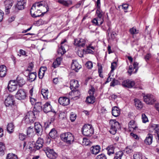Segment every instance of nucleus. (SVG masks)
<instances>
[{"label": "nucleus", "mask_w": 159, "mask_h": 159, "mask_svg": "<svg viewBox=\"0 0 159 159\" xmlns=\"http://www.w3.org/2000/svg\"><path fill=\"white\" fill-rule=\"evenodd\" d=\"M143 99L144 102L148 104H152L156 101L154 96L149 94L143 96Z\"/></svg>", "instance_id": "nucleus-7"}, {"label": "nucleus", "mask_w": 159, "mask_h": 159, "mask_svg": "<svg viewBox=\"0 0 159 159\" xmlns=\"http://www.w3.org/2000/svg\"><path fill=\"white\" fill-rule=\"evenodd\" d=\"M37 100L36 99L34 98H30V102L32 105L35 104V103H36Z\"/></svg>", "instance_id": "nucleus-61"}, {"label": "nucleus", "mask_w": 159, "mask_h": 159, "mask_svg": "<svg viewBox=\"0 0 159 159\" xmlns=\"http://www.w3.org/2000/svg\"><path fill=\"white\" fill-rule=\"evenodd\" d=\"M86 40L78 38L75 39L74 41V44L79 47H83L85 43Z\"/></svg>", "instance_id": "nucleus-12"}, {"label": "nucleus", "mask_w": 159, "mask_h": 159, "mask_svg": "<svg viewBox=\"0 0 159 159\" xmlns=\"http://www.w3.org/2000/svg\"><path fill=\"white\" fill-rule=\"evenodd\" d=\"M7 159H18L17 156L13 153H9L7 157Z\"/></svg>", "instance_id": "nucleus-42"}, {"label": "nucleus", "mask_w": 159, "mask_h": 159, "mask_svg": "<svg viewBox=\"0 0 159 159\" xmlns=\"http://www.w3.org/2000/svg\"><path fill=\"white\" fill-rule=\"evenodd\" d=\"M70 89L72 91H73L74 90H75L78 88L79 85L78 83V81L76 80H72L70 81Z\"/></svg>", "instance_id": "nucleus-18"}, {"label": "nucleus", "mask_w": 159, "mask_h": 159, "mask_svg": "<svg viewBox=\"0 0 159 159\" xmlns=\"http://www.w3.org/2000/svg\"><path fill=\"white\" fill-rule=\"evenodd\" d=\"M124 155L123 152L122 151H119L115 153V156L114 159H121V157Z\"/></svg>", "instance_id": "nucleus-39"}, {"label": "nucleus", "mask_w": 159, "mask_h": 159, "mask_svg": "<svg viewBox=\"0 0 159 159\" xmlns=\"http://www.w3.org/2000/svg\"><path fill=\"white\" fill-rule=\"evenodd\" d=\"M5 149V146L3 143L0 142V155L1 156L4 154V151Z\"/></svg>", "instance_id": "nucleus-40"}, {"label": "nucleus", "mask_w": 159, "mask_h": 159, "mask_svg": "<svg viewBox=\"0 0 159 159\" xmlns=\"http://www.w3.org/2000/svg\"><path fill=\"white\" fill-rule=\"evenodd\" d=\"M100 146L97 145L95 146H92L90 150L92 153L96 155L100 152Z\"/></svg>", "instance_id": "nucleus-21"}, {"label": "nucleus", "mask_w": 159, "mask_h": 159, "mask_svg": "<svg viewBox=\"0 0 159 159\" xmlns=\"http://www.w3.org/2000/svg\"><path fill=\"white\" fill-rule=\"evenodd\" d=\"M41 93L44 99H48L49 91L48 89H42L41 90Z\"/></svg>", "instance_id": "nucleus-35"}, {"label": "nucleus", "mask_w": 159, "mask_h": 159, "mask_svg": "<svg viewBox=\"0 0 159 159\" xmlns=\"http://www.w3.org/2000/svg\"><path fill=\"white\" fill-rule=\"evenodd\" d=\"M4 103L7 107H12L15 104L14 96L11 95H9L5 99Z\"/></svg>", "instance_id": "nucleus-6"}, {"label": "nucleus", "mask_w": 159, "mask_h": 159, "mask_svg": "<svg viewBox=\"0 0 159 159\" xmlns=\"http://www.w3.org/2000/svg\"><path fill=\"white\" fill-rule=\"evenodd\" d=\"M26 97L25 92L22 89H19L16 94V97L19 100H24Z\"/></svg>", "instance_id": "nucleus-8"}, {"label": "nucleus", "mask_w": 159, "mask_h": 159, "mask_svg": "<svg viewBox=\"0 0 159 159\" xmlns=\"http://www.w3.org/2000/svg\"><path fill=\"white\" fill-rule=\"evenodd\" d=\"M125 150L126 152L128 153H130L133 152V150L131 149L128 148V147L126 148Z\"/></svg>", "instance_id": "nucleus-64"}, {"label": "nucleus", "mask_w": 159, "mask_h": 159, "mask_svg": "<svg viewBox=\"0 0 159 159\" xmlns=\"http://www.w3.org/2000/svg\"><path fill=\"white\" fill-rule=\"evenodd\" d=\"M34 129L36 133L38 135L40 136L42 134L43 129L42 126L39 123H35Z\"/></svg>", "instance_id": "nucleus-10"}, {"label": "nucleus", "mask_w": 159, "mask_h": 159, "mask_svg": "<svg viewBox=\"0 0 159 159\" xmlns=\"http://www.w3.org/2000/svg\"><path fill=\"white\" fill-rule=\"evenodd\" d=\"M17 86L16 81L11 80L8 84L7 88L9 91L13 92L17 89Z\"/></svg>", "instance_id": "nucleus-9"}, {"label": "nucleus", "mask_w": 159, "mask_h": 159, "mask_svg": "<svg viewBox=\"0 0 159 159\" xmlns=\"http://www.w3.org/2000/svg\"><path fill=\"white\" fill-rule=\"evenodd\" d=\"M96 6L97 10L96 11V13L97 15L98 18L97 19H100L101 18H102V12L100 9V0H97L96 2Z\"/></svg>", "instance_id": "nucleus-16"}, {"label": "nucleus", "mask_w": 159, "mask_h": 159, "mask_svg": "<svg viewBox=\"0 0 159 159\" xmlns=\"http://www.w3.org/2000/svg\"><path fill=\"white\" fill-rule=\"evenodd\" d=\"M95 159H107V158L104 154L102 153L98 155Z\"/></svg>", "instance_id": "nucleus-46"}, {"label": "nucleus", "mask_w": 159, "mask_h": 159, "mask_svg": "<svg viewBox=\"0 0 159 159\" xmlns=\"http://www.w3.org/2000/svg\"><path fill=\"white\" fill-rule=\"evenodd\" d=\"M99 21V20L94 18L92 21V23L95 25H98V21Z\"/></svg>", "instance_id": "nucleus-59"}, {"label": "nucleus", "mask_w": 159, "mask_h": 159, "mask_svg": "<svg viewBox=\"0 0 159 159\" xmlns=\"http://www.w3.org/2000/svg\"><path fill=\"white\" fill-rule=\"evenodd\" d=\"M130 135L133 138H134L135 139H139V137L138 136V135L131 133H130Z\"/></svg>", "instance_id": "nucleus-60"}, {"label": "nucleus", "mask_w": 159, "mask_h": 159, "mask_svg": "<svg viewBox=\"0 0 159 159\" xmlns=\"http://www.w3.org/2000/svg\"><path fill=\"white\" fill-rule=\"evenodd\" d=\"M83 143L84 145H85V146H88L89 144V140L87 139V138H83Z\"/></svg>", "instance_id": "nucleus-49"}, {"label": "nucleus", "mask_w": 159, "mask_h": 159, "mask_svg": "<svg viewBox=\"0 0 159 159\" xmlns=\"http://www.w3.org/2000/svg\"><path fill=\"white\" fill-rule=\"evenodd\" d=\"M134 120H131L129 122V127H132V128L133 129H135L136 128H137V127L135 126L134 128L133 127H132L131 125H133L134 124Z\"/></svg>", "instance_id": "nucleus-57"}, {"label": "nucleus", "mask_w": 159, "mask_h": 159, "mask_svg": "<svg viewBox=\"0 0 159 159\" xmlns=\"http://www.w3.org/2000/svg\"><path fill=\"white\" fill-rule=\"evenodd\" d=\"M43 140L41 138H38L36 142L34 144V148L38 150L43 146Z\"/></svg>", "instance_id": "nucleus-19"}, {"label": "nucleus", "mask_w": 159, "mask_h": 159, "mask_svg": "<svg viewBox=\"0 0 159 159\" xmlns=\"http://www.w3.org/2000/svg\"><path fill=\"white\" fill-rule=\"evenodd\" d=\"M49 11L47 3L44 1L37 2L33 4L30 9L31 16L33 17L43 16Z\"/></svg>", "instance_id": "nucleus-1"}, {"label": "nucleus", "mask_w": 159, "mask_h": 159, "mask_svg": "<svg viewBox=\"0 0 159 159\" xmlns=\"http://www.w3.org/2000/svg\"><path fill=\"white\" fill-rule=\"evenodd\" d=\"M139 63L137 62H134L133 64L134 69H135V73H136L138 69Z\"/></svg>", "instance_id": "nucleus-55"}, {"label": "nucleus", "mask_w": 159, "mask_h": 159, "mask_svg": "<svg viewBox=\"0 0 159 159\" xmlns=\"http://www.w3.org/2000/svg\"><path fill=\"white\" fill-rule=\"evenodd\" d=\"M142 119L143 122L144 123H145L148 121L147 116L144 114H142Z\"/></svg>", "instance_id": "nucleus-48"}, {"label": "nucleus", "mask_w": 159, "mask_h": 159, "mask_svg": "<svg viewBox=\"0 0 159 159\" xmlns=\"http://www.w3.org/2000/svg\"><path fill=\"white\" fill-rule=\"evenodd\" d=\"M110 124L111 128L109 132L112 134H115L116 133L117 129L120 128L119 123L116 120H111L110 121Z\"/></svg>", "instance_id": "nucleus-2"}, {"label": "nucleus", "mask_w": 159, "mask_h": 159, "mask_svg": "<svg viewBox=\"0 0 159 159\" xmlns=\"http://www.w3.org/2000/svg\"><path fill=\"white\" fill-rule=\"evenodd\" d=\"M26 0H18L16 7L19 10L24 9L26 5Z\"/></svg>", "instance_id": "nucleus-13"}, {"label": "nucleus", "mask_w": 159, "mask_h": 159, "mask_svg": "<svg viewBox=\"0 0 159 159\" xmlns=\"http://www.w3.org/2000/svg\"><path fill=\"white\" fill-rule=\"evenodd\" d=\"M14 126L13 123L8 124L7 126V130L10 134L13 133L14 131Z\"/></svg>", "instance_id": "nucleus-29"}, {"label": "nucleus", "mask_w": 159, "mask_h": 159, "mask_svg": "<svg viewBox=\"0 0 159 159\" xmlns=\"http://www.w3.org/2000/svg\"><path fill=\"white\" fill-rule=\"evenodd\" d=\"M26 137V135L24 134H20L19 135V138L21 140H23L25 139Z\"/></svg>", "instance_id": "nucleus-56"}, {"label": "nucleus", "mask_w": 159, "mask_h": 159, "mask_svg": "<svg viewBox=\"0 0 159 159\" xmlns=\"http://www.w3.org/2000/svg\"><path fill=\"white\" fill-rule=\"evenodd\" d=\"M4 12L2 10H0V21H1L3 18Z\"/></svg>", "instance_id": "nucleus-63"}, {"label": "nucleus", "mask_w": 159, "mask_h": 159, "mask_svg": "<svg viewBox=\"0 0 159 159\" xmlns=\"http://www.w3.org/2000/svg\"><path fill=\"white\" fill-rule=\"evenodd\" d=\"M89 129L87 125H85L82 129V132L83 134L85 136H88L89 134Z\"/></svg>", "instance_id": "nucleus-31"}, {"label": "nucleus", "mask_w": 159, "mask_h": 159, "mask_svg": "<svg viewBox=\"0 0 159 159\" xmlns=\"http://www.w3.org/2000/svg\"><path fill=\"white\" fill-rule=\"evenodd\" d=\"M49 135L52 139H55L57 136L56 130L54 128L52 129L49 133Z\"/></svg>", "instance_id": "nucleus-30"}, {"label": "nucleus", "mask_w": 159, "mask_h": 159, "mask_svg": "<svg viewBox=\"0 0 159 159\" xmlns=\"http://www.w3.org/2000/svg\"><path fill=\"white\" fill-rule=\"evenodd\" d=\"M29 80L31 82L34 81L36 77V73L35 72L29 73L28 75Z\"/></svg>", "instance_id": "nucleus-38"}, {"label": "nucleus", "mask_w": 159, "mask_h": 159, "mask_svg": "<svg viewBox=\"0 0 159 159\" xmlns=\"http://www.w3.org/2000/svg\"><path fill=\"white\" fill-rule=\"evenodd\" d=\"M16 81V84H17V86L19 85L20 87H22L25 84V81L23 79L19 78L18 77L17 78Z\"/></svg>", "instance_id": "nucleus-34"}, {"label": "nucleus", "mask_w": 159, "mask_h": 159, "mask_svg": "<svg viewBox=\"0 0 159 159\" xmlns=\"http://www.w3.org/2000/svg\"><path fill=\"white\" fill-rule=\"evenodd\" d=\"M134 159H142V155L140 152H136L133 155Z\"/></svg>", "instance_id": "nucleus-41"}, {"label": "nucleus", "mask_w": 159, "mask_h": 159, "mask_svg": "<svg viewBox=\"0 0 159 159\" xmlns=\"http://www.w3.org/2000/svg\"><path fill=\"white\" fill-rule=\"evenodd\" d=\"M47 157L52 159H56L57 156V154L54 152L52 149H50L49 147H46L44 149Z\"/></svg>", "instance_id": "nucleus-5"}, {"label": "nucleus", "mask_w": 159, "mask_h": 159, "mask_svg": "<svg viewBox=\"0 0 159 159\" xmlns=\"http://www.w3.org/2000/svg\"><path fill=\"white\" fill-rule=\"evenodd\" d=\"M6 67L4 65L0 66V76L2 77H4L6 74Z\"/></svg>", "instance_id": "nucleus-26"}, {"label": "nucleus", "mask_w": 159, "mask_h": 159, "mask_svg": "<svg viewBox=\"0 0 159 159\" xmlns=\"http://www.w3.org/2000/svg\"><path fill=\"white\" fill-rule=\"evenodd\" d=\"M57 2L66 7H68L72 4V2L70 0H58Z\"/></svg>", "instance_id": "nucleus-32"}, {"label": "nucleus", "mask_w": 159, "mask_h": 159, "mask_svg": "<svg viewBox=\"0 0 159 159\" xmlns=\"http://www.w3.org/2000/svg\"><path fill=\"white\" fill-rule=\"evenodd\" d=\"M95 89L92 86H90V104H93L96 101L94 95Z\"/></svg>", "instance_id": "nucleus-15"}, {"label": "nucleus", "mask_w": 159, "mask_h": 159, "mask_svg": "<svg viewBox=\"0 0 159 159\" xmlns=\"http://www.w3.org/2000/svg\"><path fill=\"white\" fill-rule=\"evenodd\" d=\"M73 92H74L73 93L75 96V97H78V98H79V96L80 95V92H79L77 90H74Z\"/></svg>", "instance_id": "nucleus-54"}, {"label": "nucleus", "mask_w": 159, "mask_h": 159, "mask_svg": "<svg viewBox=\"0 0 159 159\" xmlns=\"http://www.w3.org/2000/svg\"><path fill=\"white\" fill-rule=\"evenodd\" d=\"M120 84V82L117 80L114 79L112 80L110 83V85L111 86L114 87L115 85H118Z\"/></svg>", "instance_id": "nucleus-44"}, {"label": "nucleus", "mask_w": 159, "mask_h": 159, "mask_svg": "<svg viewBox=\"0 0 159 159\" xmlns=\"http://www.w3.org/2000/svg\"><path fill=\"white\" fill-rule=\"evenodd\" d=\"M76 115L74 114H70V119L72 122L74 121L76 118Z\"/></svg>", "instance_id": "nucleus-51"}, {"label": "nucleus", "mask_w": 159, "mask_h": 159, "mask_svg": "<svg viewBox=\"0 0 159 159\" xmlns=\"http://www.w3.org/2000/svg\"><path fill=\"white\" fill-rule=\"evenodd\" d=\"M42 104L41 102H37L34 104L33 110L34 111L39 112L42 110Z\"/></svg>", "instance_id": "nucleus-20"}, {"label": "nucleus", "mask_w": 159, "mask_h": 159, "mask_svg": "<svg viewBox=\"0 0 159 159\" xmlns=\"http://www.w3.org/2000/svg\"><path fill=\"white\" fill-rule=\"evenodd\" d=\"M134 102L135 106L138 109H140L143 107L142 103L138 99H135Z\"/></svg>", "instance_id": "nucleus-36"}, {"label": "nucleus", "mask_w": 159, "mask_h": 159, "mask_svg": "<svg viewBox=\"0 0 159 159\" xmlns=\"http://www.w3.org/2000/svg\"><path fill=\"white\" fill-rule=\"evenodd\" d=\"M5 8L7 10V11L9 10V9L11 7L12 5V0H6L4 2Z\"/></svg>", "instance_id": "nucleus-28"}, {"label": "nucleus", "mask_w": 159, "mask_h": 159, "mask_svg": "<svg viewBox=\"0 0 159 159\" xmlns=\"http://www.w3.org/2000/svg\"><path fill=\"white\" fill-rule=\"evenodd\" d=\"M135 84L134 82L130 80H124L122 83L123 86L129 88H131L134 87Z\"/></svg>", "instance_id": "nucleus-11"}, {"label": "nucleus", "mask_w": 159, "mask_h": 159, "mask_svg": "<svg viewBox=\"0 0 159 159\" xmlns=\"http://www.w3.org/2000/svg\"><path fill=\"white\" fill-rule=\"evenodd\" d=\"M24 119L26 124L34 122L35 119L34 113L32 111L28 112L26 113Z\"/></svg>", "instance_id": "nucleus-4"}, {"label": "nucleus", "mask_w": 159, "mask_h": 159, "mask_svg": "<svg viewBox=\"0 0 159 159\" xmlns=\"http://www.w3.org/2000/svg\"><path fill=\"white\" fill-rule=\"evenodd\" d=\"M61 59L60 57H57L53 62L52 66L54 68L58 67L61 64Z\"/></svg>", "instance_id": "nucleus-33"}, {"label": "nucleus", "mask_w": 159, "mask_h": 159, "mask_svg": "<svg viewBox=\"0 0 159 159\" xmlns=\"http://www.w3.org/2000/svg\"><path fill=\"white\" fill-rule=\"evenodd\" d=\"M68 48V46L67 44L61 45V47L58 50V53L60 54L61 55H63L66 52V49Z\"/></svg>", "instance_id": "nucleus-23"}, {"label": "nucleus", "mask_w": 159, "mask_h": 159, "mask_svg": "<svg viewBox=\"0 0 159 159\" xmlns=\"http://www.w3.org/2000/svg\"><path fill=\"white\" fill-rule=\"evenodd\" d=\"M45 73L43 72L42 71H41L39 70V73H38V76L39 79H42Z\"/></svg>", "instance_id": "nucleus-50"}, {"label": "nucleus", "mask_w": 159, "mask_h": 159, "mask_svg": "<svg viewBox=\"0 0 159 159\" xmlns=\"http://www.w3.org/2000/svg\"><path fill=\"white\" fill-rule=\"evenodd\" d=\"M59 103L63 106L68 105L70 102V100L66 97H60L58 99Z\"/></svg>", "instance_id": "nucleus-14"}, {"label": "nucleus", "mask_w": 159, "mask_h": 159, "mask_svg": "<svg viewBox=\"0 0 159 159\" xmlns=\"http://www.w3.org/2000/svg\"><path fill=\"white\" fill-rule=\"evenodd\" d=\"M43 111L45 113H47L52 111V106L49 102H46L43 105Z\"/></svg>", "instance_id": "nucleus-22"}, {"label": "nucleus", "mask_w": 159, "mask_h": 159, "mask_svg": "<svg viewBox=\"0 0 159 159\" xmlns=\"http://www.w3.org/2000/svg\"><path fill=\"white\" fill-rule=\"evenodd\" d=\"M45 23V21L42 19H40L36 21L34 24L37 26H39Z\"/></svg>", "instance_id": "nucleus-45"}, {"label": "nucleus", "mask_w": 159, "mask_h": 159, "mask_svg": "<svg viewBox=\"0 0 159 159\" xmlns=\"http://www.w3.org/2000/svg\"><path fill=\"white\" fill-rule=\"evenodd\" d=\"M152 135L150 134H148V136L144 140L145 143L148 145L151 144L152 142Z\"/></svg>", "instance_id": "nucleus-27"}, {"label": "nucleus", "mask_w": 159, "mask_h": 159, "mask_svg": "<svg viewBox=\"0 0 159 159\" xmlns=\"http://www.w3.org/2000/svg\"><path fill=\"white\" fill-rule=\"evenodd\" d=\"M78 56L80 57L83 56V54H87L89 53V45L87 46L86 48L83 49V52L79 51L77 52Z\"/></svg>", "instance_id": "nucleus-24"}, {"label": "nucleus", "mask_w": 159, "mask_h": 159, "mask_svg": "<svg viewBox=\"0 0 159 159\" xmlns=\"http://www.w3.org/2000/svg\"><path fill=\"white\" fill-rule=\"evenodd\" d=\"M151 57V54L150 53H148L144 57V59L146 61H147Z\"/></svg>", "instance_id": "nucleus-58"}, {"label": "nucleus", "mask_w": 159, "mask_h": 159, "mask_svg": "<svg viewBox=\"0 0 159 159\" xmlns=\"http://www.w3.org/2000/svg\"><path fill=\"white\" fill-rule=\"evenodd\" d=\"M61 139L68 144H70L74 140V137L72 134L70 133H65L61 135Z\"/></svg>", "instance_id": "nucleus-3"}, {"label": "nucleus", "mask_w": 159, "mask_h": 159, "mask_svg": "<svg viewBox=\"0 0 159 159\" xmlns=\"http://www.w3.org/2000/svg\"><path fill=\"white\" fill-rule=\"evenodd\" d=\"M81 67V65H80L76 61L72 60V62L71 66V68L72 70H75L76 72H77L78 70Z\"/></svg>", "instance_id": "nucleus-17"}, {"label": "nucleus", "mask_w": 159, "mask_h": 159, "mask_svg": "<svg viewBox=\"0 0 159 159\" xmlns=\"http://www.w3.org/2000/svg\"><path fill=\"white\" fill-rule=\"evenodd\" d=\"M130 33L132 34H135L139 33V30H137L134 27L130 29L129 30Z\"/></svg>", "instance_id": "nucleus-47"}, {"label": "nucleus", "mask_w": 159, "mask_h": 159, "mask_svg": "<svg viewBox=\"0 0 159 159\" xmlns=\"http://www.w3.org/2000/svg\"><path fill=\"white\" fill-rule=\"evenodd\" d=\"M151 127L154 129L155 131V132L157 134L158 132H159V125L155 124H151L150 125Z\"/></svg>", "instance_id": "nucleus-43"}, {"label": "nucleus", "mask_w": 159, "mask_h": 159, "mask_svg": "<svg viewBox=\"0 0 159 159\" xmlns=\"http://www.w3.org/2000/svg\"><path fill=\"white\" fill-rule=\"evenodd\" d=\"M116 62H113L111 64V72H112L116 68Z\"/></svg>", "instance_id": "nucleus-53"}, {"label": "nucleus", "mask_w": 159, "mask_h": 159, "mask_svg": "<svg viewBox=\"0 0 159 159\" xmlns=\"http://www.w3.org/2000/svg\"><path fill=\"white\" fill-rule=\"evenodd\" d=\"M134 68H133L132 67V66H129V68L128 72L130 75H131L132 72V70H134Z\"/></svg>", "instance_id": "nucleus-62"}, {"label": "nucleus", "mask_w": 159, "mask_h": 159, "mask_svg": "<svg viewBox=\"0 0 159 159\" xmlns=\"http://www.w3.org/2000/svg\"><path fill=\"white\" fill-rule=\"evenodd\" d=\"M120 113L119 109L117 107H114L112 108V114L113 116L115 117L118 116Z\"/></svg>", "instance_id": "nucleus-25"}, {"label": "nucleus", "mask_w": 159, "mask_h": 159, "mask_svg": "<svg viewBox=\"0 0 159 159\" xmlns=\"http://www.w3.org/2000/svg\"><path fill=\"white\" fill-rule=\"evenodd\" d=\"M33 127L31 126L29 127L27 130V135L30 134L31 133L33 132Z\"/></svg>", "instance_id": "nucleus-52"}, {"label": "nucleus", "mask_w": 159, "mask_h": 159, "mask_svg": "<svg viewBox=\"0 0 159 159\" xmlns=\"http://www.w3.org/2000/svg\"><path fill=\"white\" fill-rule=\"evenodd\" d=\"M115 148L112 145H111L108 146L107 148V154L109 155L111 154H114V149Z\"/></svg>", "instance_id": "nucleus-37"}]
</instances>
